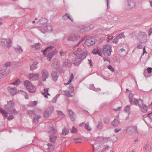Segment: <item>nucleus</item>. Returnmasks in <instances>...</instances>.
Returning <instances> with one entry per match:
<instances>
[{"instance_id": "nucleus-1", "label": "nucleus", "mask_w": 152, "mask_h": 152, "mask_svg": "<svg viewBox=\"0 0 152 152\" xmlns=\"http://www.w3.org/2000/svg\"><path fill=\"white\" fill-rule=\"evenodd\" d=\"M136 4L133 0H129L125 1L123 7V8L125 10H131L134 8Z\"/></svg>"}, {"instance_id": "nucleus-2", "label": "nucleus", "mask_w": 152, "mask_h": 152, "mask_svg": "<svg viewBox=\"0 0 152 152\" xmlns=\"http://www.w3.org/2000/svg\"><path fill=\"white\" fill-rule=\"evenodd\" d=\"M138 39L141 43H145L147 41V35L146 33L140 31L138 35Z\"/></svg>"}, {"instance_id": "nucleus-3", "label": "nucleus", "mask_w": 152, "mask_h": 152, "mask_svg": "<svg viewBox=\"0 0 152 152\" xmlns=\"http://www.w3.org/2000/svg\"><path fill=\"white\" fill-rule=\"evenodd\" d=\"M97 41L95 37L94 36H89L85 41V44L86 45L90 46L94 45Z\"/></svg>"}, {"instance_id": "nucleus-4", "label": "nucleus", "mask_w": 152, "mask_h": 152, "mask_svg": "<svg viewBox=\"0 0 152 152\" xmlns=\"http://www.w3.org/2000/svg\"><path fill=\"white\" fill-rule=\"evenodd\" d=\"M112 46L109 44L105 45L103 47L102 52L105 56H110L112 52Z\"/></svg>"}, {"instance_id": "nucleus-5", "label": "nucleus", "mask_w": 152, "mask_h": 152, "mask_svg": "<svg viewBox=\"0 0 152 152\" xmlns=\"http://www.w3.org/2000/svg\"><path fill=\"white\" fill-rule=\"evenodd\" d=\"M54 110V108L53 106L48 107L43 113L44 117L45 118L49 117L53 112Z\"/></svg>"}, {"instance_id": "nucleus-6", "label": "nucleus", "mask_w": 152, "mask_h": 152, "mask_svg": "<svg viewBox=\"0 0 152 152\" xmlns=\"http://www.w3.org/2000/svg\"><path fill=\"white\" fill-rule=\"evenodd\" d=\"M9 42H8L7 39H3L1 40V45L3 47H5L6 46L9 48L12 45L11 43L12 42V41L10 38H9Z\"/></svg>"}, {"instance_id": "nucleus-7", "label": "nucleus", "mask_w": 152, "mask_h": 152, "mask_svg": "<svg viewBox=\"0 0 152 152\" xmlns=\"http://www.w3.org/2000/svg\"><path fill=\"white\" fill-rule=\"evenodd\" d=\"M24 85L26 89H29V87H33L32 90L30 89L29 92L31 93H34L36 91V88L28 80H25L24 82Z\"/></svg>"}, {"instance_id": "nucleus-8", "label": "nucleus", "mask_w": 152, "mask_h": 152, "mask_svg": "<svg viewBox=\"0 0 152 152\" xmlns=\"http://www.w3.org/2000/svg\"><path fill=\"white\" fill-rule=\"evenodd\" d=\"M140 101L141 102V104H138V106L141 109V111L143 113H146L147 112L148 107L145 104H144L143 103V100L140 99Z\"/></svg>"}, {"instance_id": "nucleus-9", "label": "nucleus", "mask_w": 152, "mask_h": 152, "mask_svg": "<svg viewBox=\"0 0 152 152\" xmlns=\"http://www.w3.org/2000/svg\"><path fill=\"white\" fill-rule=\"evenodd\" d=\"M28 77L31 80H38L39 78V75L37 73H31L28 75Z\"/></svg>"}, {"instance_id": "nucleus-10", "label": "nucleus", "mask_w": 152, "mask_h": 152, "mask_svg": "<svg viewBox=\"0 0 152 152\" xmlns=\"http://www.w3.org/2000/svg\"><path fill=\"white\" fill-rule=\"evenodd\" d=\"M57 51L56 49H55L53 50H50L46 56L47 57L48 59H49V61H50L52 58L57 53Z\"/></svg>"}, {"instance_id": "nucleus-11", "label": "nucleus", "mask_w": 152, "mask_h": 152, "mask_svg": "<svg viewBox=\"0 0 152 152\" xmlns=\"http://www.w3.org/2000/svg\"><path fill=\"white\" fill-rule=\"evenodd\" d=\"M42 81H45L46 79L49 77V74L48 70L46 69H44L41 71Z\"/></svg>"}, {"instance_id": "nucleus-12", "label": "nucleus", "mask_w": 152, "mask_h": 152, "mask_svg": "<svg viewBox=\"0 0 152 152\" xmlns=\"http://www.w3.org/2000/svg\"><path fill=\"white\" fill-rule=\"evenodd\" d=\"M102 50L101 48H94L92 51V53L94 54H98L99 56H102Z\"/></svg>"}, {"instance_id": "nucleus-13", "label": "nucleus", "mask_w": 152, "mask_h": 152, "mask_svg": "<svg viewBox=\"0 0 152 152\" xmlns=\"http://www.w3.org/2000/svg\"><path fill=\"white\" fill-rule=\"evenodd\" d=\"M88 53V52L87 50H83L77 56L83 61L86 58Z\"/></svg>"}, {"instance_id": "nucleus-14", "label": "nucleus", "mask_w": 152, "mask_h": 152, "mask_svg": "<svg viewBox=\"0 0 152 152\" xmlns=\"http://www.w3.org/2000/svg\"><path fill=\"white\" fill-rule=\"evenodd\" d=\"M80 38L79 36H75V35H72L69 36L67 38V39L69 41H76Z\"/></svg>"}, {"instance_id": "nucleus-15", "label": "nucleus", "mask_w": 152, "mask_h": 152, "mask_svg": "<svg viewBox=\"0 0 152 152\" xmlns=\"http://www.w3.org/2000/svg\"><path fill=\"white\" fill-rule=\"evenodd\" d=\"M127 131L129 132L130 133H137V127L135 126H129L127 129Z\"/></svg>"}, {"instance_id": "nucleus-16", "label": "nucleus", "mask_w": 152, "mask_h": 152, "mask_svg": "<svg viewBox=\"0 0 152 152\" xmlns=\"http://www.w3.org/2000/svg\"><path fill=\"white\" fill-rule=\"evenodd\" d=\"M57 74L58 73L56 71H53L51 73V76L53 80L55 82L57 81L59 76Z\"/></svg>"}, {"instance_id": "nucleus-17", "label": "nucleus", "mask_w": 152, "mask_h": 152, "mask_svg": "<svg viewBox=\"0 0 152 152\" xmlns=\"http://www.w3.org/2000/svg\"><path fill=\"white\" fill-rule=\"evenodd\" d=\"M68 111L70 115V118L71 120L72 121H74L75 120V117L76 116L75 113L70 109L68 110Z\"/></svg>"}, {"instance_id": "nucleus-18", "label": "nucleus", "mask_w": 152, "mask_h": 152, "mask_svg": "<svg viewBox=\"0 0 152 152\" xmlns=\"http://www.w3.org/2000/svg\"><path fill=\"white\" fill-rule=\"evenodd\" d=\"M15 105V103L13 101L10 100L7 101V104L5 106L7 109H10L13 107Z\"/></svg>"}, {"instance_id": "nucleus-19", "label": "nucleus", "mask_w": 152, "mask_h": 152, "mask_svg": "<svg viewBox=\"0 0 152 152\" xmlns=\"http://www.w3.org/2000/svg\"><path fill=\"white\" fill-rule=\"evenodd\" d=\"M63 19L66 20L68 19H70L72 22H73L74 20L73 18L71 17L68 13H66L62 17Z\"/></svg>"}, {"instance_id": "nucleus-20", "label": "nucleus", "mask_w": 152, "mask_h": 152, "mask_svg": "<svg viewBox=\"0 0 152 152\" xmlns=\"http://www.w3.org/2000/svg\"><path fill=\"white\" fill-rule=\"evenodd\" d=\"M83 61V60L81 59L80 58L78 57V56H77V58H76L75 60L74 65L75 66H78L81 63V62Z\"/></svg>"}, {"instance_id": "nucleus-21", "label": "nucleus", "mask_w": 152, "mask_h": 152, "mask_svg": "<svg viewBox=\"0 0 152 152\" xmlns=\"http://www.w3.org/2000/svg\"><path fill=\"white\" fill-rule=\"evenodd\" d=\"M111 125L114 127H117L119 124V122L118 120L116 119H115L111 123Z\"/></svg>"}, {"instance_id": "nucleus-22", "label": "nucleus", "mask_w": 152, "mask_h": 152, "mask_svg": "<svg viewBox=\"0 0 152 152\" xmlns=\"http://www.w3.org/2000/svg\"><path fill=\"white\" fill-rule=\"evenodd\" d=\"M38 62H34L30 66V70L33 71L37 69L36 66L38 64Z\"/></svg>"}, {"instance_id": "nucleus-23", "label": "nucleus", "mask_w": 152, "mask_h": 152, "mask_svg": "<svg viewBox=\"0 0 152 152\" xmlns=\"http://www.w3.org/2000/svg\"><path fill=\"white\" fill-rule=\"evenodd\" d=\"M14 50L15 51L18 53H21L23 52L21 47L19 45L17 47L15 48Z\"/></svg>"}, {"instance_id": "nucleus-24", "label": "nucleus", "mask_w": 152, "mask_h": 152, "mask_svg": "<svg viewBox=\"0 0 152 152\" xmlns=\"http://www.w3.org/2000/svg\"><path fill=\"white\" fill-rule=\"evenodd\" d=\"M38 103L37 101H34L29 102L27 105L28 107H33L36 106Z\"/></svg>"}, {"instance_id": "nucleus-25", "label": "nucleus", "mask_w": 152, "mask_h": 152, "mask_svg": "<svg viewBox=\"0 0 152 152\" xmlns=\"http://www.w3.org/2000/svg\"><path fill=\"white\" fill-rule=\"evenodd\" d=\"M41 118V116L39 115H37L34 117L33 119V123L35 124L38 123L39 121V119Z\"/></svg>"}, {"instance_id": "nucleus-26", "label": "nucleus", "mask_w": 152, "mask_h": 152, "mask_svg": "<svg viewBox=\"0 0 152 152\" xmlns=\"http://www.w3.org/2000/svg\"><path fill=\"white\" fill-rule=\"evenodd\" d=\"M41 44L39 43H35L34 45H31L32 48H35L36 50H37L40 47Z\"/></svg>"}, {"instance_id": "nucleus-27", "label": "nucleus", "mask_w": 152, "mask_h": 152, "mask_svg": "<svg viewBox=\"0 0 152 152\" xmlns=\"http://www.w3.org/2000/svg\"><path fill=\"white\" fill-rule=\"evenodd\" d=\"M48 21V20L46 18H41L39 20V22L41 24L44 25Z\"/></svg>"}, {"instance_id": "nucleus-28", "label": "nucleus", "mask_w": 152, "mask_h": 152, "mask_svg": "<svg viewBox=\"0 0 152 152\" xmlns=\"http://www.w3.org/2000/svg\"><path fill=\"white\" fill-rule=\"evenodd\" d=\"M69 132V130L66 127H65L63 129L61 134L64 135H66Z\"/></svg>"}, {"instance_id": "nucleus-29", "label": "nucleus", "mask_w": 152, "mask_h": 152, "mask_svg": "<svg viewBox=\"0 0 152 152\" xmlns=\"http://www.w3.org/2000/svg\"><path fill=\"white\" fill-rule=\"evenodd\" d=\"M130 108V106L129 105H127L124 108V111L125 112L128 113V115L130 114V113L129 112Z\"/></svg>"}, {"instance_id": "nucleus-30", "label": "nucleus", "mask_w": 152, "mask_h": 152, "mask_svg": "<svg viewBox=\"0 0 152 152\" xmlns=\"http://www.w3.org/2000/svg\"><path fill=\"white\" fill-rule=\"evenodd\" d=\"M57 138V136H50V141L53 142V143H55V140Z\"/></svg>"}, {"instance_id": "nucleus-31", "label": "nucleus", "mask_w": 152, "mask_h": 152, "mask_svg": "<svg viewBox=\"0 0 152 152\" xmlns=\"http://www.w3.org/2000/svg\"><path fill=\"white\" fill-rule=\"evenodd\" d=\"M60 95V94H57L52 99V103H56L58 97H59Z\"/></svg>"}, {"instance_id": "nucleus-32", "label": "nucleus", "mask_w": 152, "mask_h": 152, "mask_svg": "<svg viewBox=\"0 0 152 152\" xmlns=\"http://www.w3.org/2000/svg\"><path fill=\"white\" fill-rule=\"evenodd\" d=\"M63 91L65 92L64 94L67 96L72 97V96L70 94V91L63 90Z\"/></svg>"}, {"instance_id": "nucleus-33", "label": "nucleus", "mask_w": 152, "mask_h": 152, "mask_svg": "<svg viewBox=\"0 0 152 152\" xmlns=\"http://www.w3.org/2000/svg\"><path fill=\"white\" fill-rule=\"evenodd\" d=\"M89 123H87L85 124L84 128L86 129L88 131H90L91 130V128L89 126Z\"/></svg>"}, {"instance_id": "nucleus-34", "label": "nucleus", "mask_w": 152, "mask_h": 152, "mask_svg": "<svg viewBox=\"0 0 152 152\" xmlns=\"http://www.w3.org/2000/svg\"><path fill=\"white\" fill-rule=\"evenodd\" d=\"M133 103L134 105H136L139 104H141L140 101V99H137L134 98L133 101Z\"/></svg>"}, {"instance_id": "nucleus-35", "label": "nucleus", "mask_w": 152, "mask_h": 152, "mask_svg": "<svg viewBox=\"0 0 152 152\" xmlns=\"http://www.w3.org/2000/svg\"><path fill=\"white\" fill-rule=\"evenodd\" d=\"M102 122L99 121L98 124L96 126V128L98 129H100L102 127Z\"/></svg>"}, {"instance_id": "nucleus-36", "label": "nucleus", "mask_w": 152, "mask_h": 152, "mask_svg": "<svg viewBox=\"0 0 152 152\" xmlns=\"http://www.w3.org/2000/svg\"><path fill=\"white\" fill-rule=\"evenodd\" d=\"M116 37L117 38L119 39H121L122 38H124L125 37V36L124 35V32H122L120 34L118 35Z\"/></svg>"}, {"instance_id": "nucleus-37", "label": "nucleus", "mask_w": 152, "mask_h": 152, "mask_svg": "<svg viewBox=\"0 0 152 152\" xmlns=\"http://www.w3.org/2000/svg\"><path fill=\"white\" fill-rule=\"evenodd\" d=\"M103 121L105 124H108L110 122V119L108 118H104Z\"/></svg>"}, {"instance_id": "nucleus-38", "label": "nucleus", "mask_w": 152, "mask_h": 152, "mask_svg": "<svg viewBox=\"0 0 152 152\" xmlns=\"http://www.w3.org/2000/svg\"><path fill=\"white\" fill-rule=\"evenodd\" d=\"M1 109V113L5 117H7V114L8 113L5 111L3 109Z\"/></svg>"}, {"instance_id": "nucleus-39", "label": "nucleus", "mask_w": 152, "mask_h": 152, "mask_svg": "<svg viewBox=\"0 0 152 152\" xmlns=\"http://www.w3.org/2000/svg\"><path fill=\"white\" fill-rule=\"evenodd\" d=\"M5 71L4 70H2L0 71V79L2 78L4 76Z\"/></svg>"}, {"instance_id": "nucleus-40", "label": "nucleus", "mask_w": 152, "mask_h": 152, "mask_svg": "<svg viewBox=\"0 0 152 152\" xmlns=\"http://www.w3.org/2000/svg\"><path fill=\"white\" fill-rule=\"evenodd\" d=\"M9 91L10 93H12V91H16L17 90L15 87H12L11 86H10L9 87Z\"/></svg>"}, {"instance_id": "nucleus-41", "label": "nucleus", "mask_w": 152, "mask_h": 152, "mask_svg": "<svg viewBox=\"0 0 152 152\" xmlns=\"http://www.w3.org/2000/svg\"><path fill=\"white\" fill-rule=\"evenodd\" d=\"M20 80L18 79H17L15 82L13 83L12 84L14 85H18L20 83Z\"/></svg>"}, {"instance_id": "nucleus-42", "label": "nucleus", "mask_w": 152, "mask_h": 152, "mask_svg": "<svg viewBox=\"0 0 152 152\" xmlns=\"http://www.w3.org/2000/svg\"><path fill=\"white\" fill-rule=\"evenodd\" d=\"M54 46L53 45H50L47 47L46 48H45L46 49V50L47 51H49L50 49L51 51L53 50L52 49L54 48Z\"/></svg>"}, {"instance_id": "nucleus-43", "label": "nucleus", "mask_w": 152, "mask_h": 152, "mask_svg": "<svg viewBox=\"0 0 152 152\" xmlns=\"http://www.w3.org/2000/svg\"><path fill=\"white\" fill-rule=\"evenodd\" d=\"M50 132H51L52 133V134H55L56 131L52 127H51L50 128Z\"/></svg>"}, {"instance_id": "nucleus-44", "label": "nucleus", "mask_w": 152, "mask_h": 152, "mask_svg": "<svg viewBox=\"0 0 152 152\" xmlns=\"http://www.w3.org/2000/svg\"><path fill=\"white\" fill-rule=\"evenodd\" d=\"M104 148L102 149V151H104L106 150H108L110 148V146L107 145H104Z\"/></svg>"}, {"instance_id": "nucleus-45", "label": "nucleus", "mask_w": 152, "mask_h": 152, "mask_svg": "<svg viewBox=\"0 0 152 152\" xmlns=\"http://www.w3.org/2000/svg\"><path fill=\"white\" fill-rule=\"evenodd\" d=\"M77 129L74 126H73L71 131V133H75L77 132Z\"/></svg>"}, {"instance_id": "nucleus-46", "label": "nucleus", "mask_w": 152, "mask_h": 152, "mask_svg": "<svg viewBox=\"0 0 152 152\" xmlns=\"http://www.w3.org/2000/svg\"><path fill=\"white\" fill-rule=\"evenodd\" d=\"M20 91H18V92L17 91H12V93H10L11 94L12 96H13L15 95L16 94L18 93V92H19ZM23 91L22 90H20V92H23Z\"/></svg>"}, {"instance_id": "nucleus-47", "label": "nucleus", "mask_w": 152, "mask_h": 152, "mask_svg": "<svg viewBox=\"0 0 152 152\" xmlns=\"http://www.w3.org/2000/svg\"><path fill=\"white\" fill-rule=\"evenodd\" d=\"M107 68L109 69L112 72H114L115 70L113 68V67L111 65H109L107 66Z\"/></svg>"}, {"instance_id": "nucleus-48", "label": "nucleus", "mask_w": 152, "mask_h": 152, "mask_svg": "<svg viewBox=\"0 0 152 152\" xmlns=\"http://www.w3.org/2000/svg\"><path fill=\"white\" fill-rule=\"evenodd\" d=\"M119 39L116 36L115 38L113 39V42L115 43V44H117L118 42Z\"/></svg>"}, {"instance_id": "nucleus-49", "label": "nucleus", "mask_w": 152, "mask_h": 152, "mask_svg": "<svg viewBox=\"0 0 152 152\" xmlns=\"http://www.w3.org/2000/svg\"><path fill=\"white\" fill-rule=\"evenodd\" d=\"M69 89L71 90L72 93H73L74 91V86L73 85L71 84L69 87Z\"/></svg>"}, {"instance_id": "nucleus-50", "label": "nucleus", "mask_w": 152, "mask_h": 152, "mask_svg": "<svg viewBox=\"0 0 152 152\" xmlns=\"http://www.w3.org/2000/svg\"><path fill=\"white\" fill-rule=\"evenodd\" d=\"M14 118V116L12 115V114H10L8 116V120L9 121H10Z\"/></svg>"}, {"instance_id": "nucleus-51", "label": "nucleus", "mask_w": 152, "mask_h": 152, "mask_svg": "<svg viewBox=\"0 0 152 152\" xmlns=\"http://www.w3.org/2000/svg\"><path fill=\"white\" fill-rule=\"evenodd\" d=\"M147 70L148 74H151L152 72V68L148 67L147 68Z\"/></svg>"}, {"instance_id": "nucleus-52", "label": "nucleus", "mask_w": 152, "mask_h": 152, "mask_svg": "<svg viewBox=\"0 0 152 152\" xmlns=\"http://www.w3.org/2000/svg\"><path fill=\"white\" fill-rule=\"evenodd\" d=\"M144 148H145V152L147 151L149 149V147L148 146L147 144H145Z\"/></svg>"}, {"instance_id": "nucleus-53", "label": "nucleus", "mask_w": 152, "mask_h": 152, "mask_svg": "<svg viewBox=\"0 0 152 152\" xmlns=\"http://www.w3.org/2000/svg\"><path fill=\"white\" fill-rule=\"evenodd\" d=\"M55 147V145H52V146H49V147H48V149L50 151H51L54 149Z\"/></svg>"}, {"instance_id": "nucleus-54", "label": "nucleus", "mask_w": 152, "mask_h": 152, "mask_svg": "<svg viewBox=\"0 0 152 152\" xmlns=\"http://www.w3.org/2000/svg\"><path fill=\"white\" fill-rule=\"evenodd\" d=\"M86 32H87L90 30V29L88 27V26H84L83 27Z\"/></svg>"}, {"instance_id": "nucleus-55", "label": "nucleus", "mask_w": 152, "mask_h": 152, "mask_svg": "<svg viewBox=\"0 0 152 152\" xmlns=\"http://www.w3.org/2000/svg\"><path fill=\"white\" fill-rule=\"evenodd\" d=\"M9 112H11V113L12 114H17L18 113L17 111L15 109H13L12 110H11L9 111Z\"/></svg>"}, {"instance_id": "nucleus-56", "label": "nucleus", "mask_w": 152, "mask_h": 152, "mask_svg": "<svg viewBox=\"0 0 152 152\" xmlns=\"http://www.w3.org/2000/svg\"><path fill=\"white\" fill-rule=\"evenodd\" d=\"M133 97V94L132 93H130L129 95V100H132V98Z\"/></svg>"}, {"instance_id": "nucleus-57", "label": "nucleus", "mask_w": 152, "mask_h": 152, "mask_svg": "<svg viewBox=\"0 0 152 152\" xmlns=\"http://www.w3.org/2000/svg\"><path fill=\"white\" fill-rule=\"evenodd\" d=\"M147 116L150 119L152 120V112L148 113Z\"/></svg>"}, {"instance_id": "nucleus-58", "label": "nucleus", "mask_w": 152, "mask_h": 152, "mask_svg": "<svg viewBox=\"0 0 152 152\" xmlns=\"http://www.w3.org/2000/svg\"><path fill=\"white\" fill-rule=\"evenodd\" d=\"M88 64L90 65V67L92 68L93 66L92 62V60L91 59H88Z\"/></svg>"}, {"instance_id": "nucleus-59", "label": "nucleus", "mask_w": 152, "mask_h": 152, "mask_svg": "<svg viewBox=\"0 0 152 152\" xmlns=\"http://www.w3.org/2000/svg\"><path fill=\"white\" fill-rule=\"evenodd\" d=\"M11 64V62H8L5 64V66L6 67H8L10 66Z\"/></svg>"}, {"instance_id": "nucleus-60", "label": "nucleus", "mask_w": 152, "mask_h": 152, "mask_svg": "<svg viewBox=\"0 0 152 152\" xmlns=\"http://www.w3.org/2000/svg\"><path fill=\"white\" fill-rule=\"evenodd\" d=\"M73 78H74L73 74V73H72L71 75L70 76L69 80H70V81H72Z\"/></svg>"}, {"instance_id": "nucleus-61", "label": "nucleus", "mask_w": 152, "mask_h": 152, "mask_svg": "<svg viewBox=\"0 0 152 152\" xmlns=\"http://www.w3.org/2000/svg\"><path fill=\"white\" fill-rule=\"evenodd\" d=\"M41 51H42V53H43V55L44 56H45L46 55V52L48 51L46 50V49H45H45L42 50Z\"/></svg>"}, {"instance_id": "nucleus-62", "label": "nucleus", "mask_w": 152, "mask_h": 152, "mask_svg": "<svg viewBox=\"0 0 152 152\" xmlns=\"http://www.w3.org/2000/svg\"><path fill=\"white\" fill-rule=\"evenodd\" d=\"M152 33V28H150L148 31V36H149Z\"/></svg>"}, {"instance_id": "nucleus-63", "label": "nucleus", "mask_w": 152, "mask_h": 152, "mask_svg": "<svg viewBox=\"0 0 152 152\" xmlns=\"http://www.w3.org/2000/svg\"><path fill=\"white\" fill-rule=\"evenodd\" d=\"M60 55L61 56H65L66 55V53L65 52H62L61 51L60 52Z\"/></svg>"}, {"instance_id": "nucleus-64", "label": "nucleus", "mask_w": 152, "mask_h": 152, "mask_svg": "<svg viewBox=\"0 0 152 152\" xmlns=\"http://www.w3.org/2000/svg\"><path fill=\"white\" fill-rule=\"evenodd\" d=\"M143 75H144V76L146 78L149 77H150V76L147 75V72L145 70L144 71V72H143Z\"/></svg>"}]
</instances>
